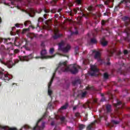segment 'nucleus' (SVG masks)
<instances>
[{"label":"nucleus","instance_id":"1","mask_svg":"<svg viewBox=\"0 0 130 130\" xmlns=\"http://www.w3.org/2000/svg\"><path fill=\"white\" fill-rule=\"evenodd\" d=\"M68 63V61H65L64 62H60L58 67L56 69L55 72L53 74V75L54 74H55V73H56V72H57V71H61L62 72H68L66 71V69H67V68H68V66L67 64Z\"/></svg>","mask_w":130,"mask_h":130},{"label":"nucleus","instance_id":"2","mask_svg":"<svg viewBox=\"0 0 130 130\" xmlns=\"http://www.w3.org/2000/svg\"><path fill=\"white\" fill-rule=\"evenodd\" d=\"M64 71L67 72H71L72 74H77L79 71L76 67L75 64H72L68 66L67 69H64Z\"/></svg>","mask_w":130,"mask_h":130},{"label":"nucleus","instance_id":"3","mask_svg":"<svg viewBox=\"0 0 130 130\" xmlns=\"http://www.w3.org/2000/svg\"><path fill=\"white\" fill-rule=\"evenodd\" d=\"M46 54H47V52H46V50H43L41 52V58L45 59H47L48 58H52V57H54L56 54L60 55L59 53H56V54H54L52 56H46Z\"/></svg>","mask_w":130,"mask_h":130},{"label":"nucleus","instance_id":"4","mask_svg":"<svg viewBox=\"0 0 130 130\" xmlns=\"http://www.w3.org/2000/svg\"><path fill=\"white\" fill-rule=\"evenodd\" d=\"M54 77H55V73L53 74L49 83L48 84V95L50 97H51V95H52V93H53V91H52L50 87H51V85H52L53 80H54Z\"/></svg>","mask_w":130,"mask_h":130},{"label":"nucleus","instance_id":"5","mask_svg":"<svg viewBox=\"0 0 130 130\" xmlns=\"http://www.w3.org/2000/svg\"><path fill=\"white\" fill-rule=\"evenodd\" d=\"M19 58L21 61H29V60L33 58V54H30L27 56H19Z\"/></svg>","mask_w":130,"mask_h":130},{"label":"nucleus","instance_id":"6","mask_svg":"<svg viewBox=\"0 0 130 130\" xmlns=\"http://www.w3.org/2000/svg\"><path fill=\"white\" fill-rule=\"evenodd\" d=\"M59 31L58 29H56L54 31V35L52 36V38L54 40H56V39H58V38H60V37H62V34L59 33Z\"/></svg>","mask_w":130,"mask_h":130},{"label":"nucleus","instance_id":"7","mask_svg":"<svg viewBox=\"0 0 130 130\" xmlns=\"http://www.w3.org/2000/svg\"><path fill=\"white\" fill-rule=\"evenodd\" d=\"M4 80L5 82L10 80V78L7 74H4V72L0 71V79Z\"/></svg>","mask_w":130,"mask_h":130},{"label":"nucleus","instance_id":"8","mask_svg":"<svg viewBox=\"0 0 130 130\" xmlns=\"http://www.w3.org/2000/svg\"><path fill=\"white\" fill-rule=\"evenodd\" d=\"M122 21L124 22L125 25L126 27H127V26L129 25V22H130V18L128 16H123L122 17Z\"/></svg>","mask_w":130,"mask_h":130},{"label":"nucleus","instance_id":"9","mask_svg":"<svg viewBox=\"0 0 130 130\" xmlns=\"http://www.w3.org/2000/svg\"><path fill=\"white\" fill-rule=\"evenodd\" d=\"M90 69L91 72H93V73L91 74V76L93 77V76H95V73H98L99 72V69L97 68V67L95 65H92L90 67Z\"/></svg>","mask_w":130,"mask_h":130},{"label":"nucleus","instance_id":"10","mask_svg":"<svg viewBox=\"0 0 130 130\" xmlns=\"http://www.w3.org/2000/svg\"><path fill=\"white\" fill-rule=\"evenodd\" d=\"M100 52L97 51L96 52L95 55H94V58L95 59H97L98 58V61L99 62H100V63H102V60L101 59V58H100L101 56Z\"/></svg>","mask_w":130,"mask_h":130},{"label":"nucleus","instance_id":"11","mask_svg":"<svg viewBox=\"0 0 130 130\" xmlns=\"http://www.w3.org/2000/svg\"><path fill=\"white\" fill-rule=\"evenodd\" d=\"M16 63H17L16 61H14L13 62L12 60H9L7 61V67L9 68V69H11V68H13V67H14Z\"/></svg>","mask_w":130,"mask_h":130},{"label":"nucleus","instance_id":"12","mask_svg":"<svg viewBox=\"0 0 130 130\" xmlns=\"http://www.w3.org/2000/svg\"><path fill=\"white\" fill-rule=\"evenodd\" d=\"M71 49V45L68 44L66 47H63L62 49L61 50V51H62V52H64L65 53H67L70 51Z\"/></svg>","mask_w":130,"mask_h":130},{"label":"nucleus","instance_id":"13","mask_svg":"<svg viewBox=\"0 0 130 130\" xmlns=\"http://www.w3.org/2000/svg\"><path fill=\"white\" fill-rule=\"evenodd\" d=\"M114 106L117 108H122V103L117 100V103L113 104Z\"/></svg>","mask_w":130,"mask_h":130},{"label":"nucleus","instance_id":"14","mask_svg":"<svg viewBox=\"0 0 130 130\" xmlns=\"http://www.w3.org/2000/svg\"><path fill=\"white\" fill-rule=\"evenodd\" d=\"M81 79H77L72 82V85H73V86H76V85H81Z\"/></svg>","mask_w":130,"mask_h":130},{"label":"nucleus","instance_id":"15","mask_svg":"<svg viewBox=\"0 0 130 130\" xmlns=\"http://www.w3.org/2000/svg\"><path fill=\"white\" fill-rule=\"evenodd\" d=\"M44 12L46 13H52V14H55V13H56V9H53L50 10V9H46V8H45L44 10Z\"/></svg>","mask_w":130,"mask_h":130},{"label":"nucleus","instance_id":"16","mask_svg":"<svg viewBox=\"0 0 130 130\" xmlns=\"http://www.w3.org/2000/svg\"><path fill=\"white\" fill-rule=\"evenodd\" d=\"M106 110L107 113H111L112 112V109H111V105H107L106 106Z\"/></svg>","mask_w":130,"mask_h":130},{"label":"nucleus","instance_id":"17","mask_svg":"<svg viewBox=\"0 0 130 130\" xmlns=\"http://www.w3.org/2000/svg\"><path fill=\"white\" fill-rule=\"evenodd\" d=\"M58 51H61V50L62 49L63 47L64 46V42L63 41H61L60 42L58 45Z\"/></svg>","mask_w":130,"mask_h":130},{"label":"nucleus","instance_id":"18","mask_svg":"<svg viewBox=\"0 0 130 130\" xmlns=\"http://www.w3.org/2000/svg\"><path fill=\"white\" fill-rule=\"evenodd\" d=\"M108 56H112L115 51L114 49H109L107 50Z\"/></svg>","mask_w":130,"mask_h":130},{"label":"nucleus","instance_id":"19","mask_svg":"<svg viewBox=\"0 0 130 130\" xmlns=\"http://www.w3.org/2000/svg\"><path fill=\"white\" fill-rule=\"evenodd\" d=\"M68 107H69V103H66L64 105H63L60 107V108L59 109V110H66V109H67Z\"/></svg>","mask_w":130,"mask_h":130},{"label":"nucleus","instance_id":"20","mask_svg":"<svg viewBox=\"0 0 130 130\" xmlns=\"http://www.w3.org/2000/svg\"><path fill=\"white\" fill-rule=\"evenodd\" d=\"M86 95H87V91L82 92L81 93L77 95V97L81 96V98H85Z\"/></svg>","mask_w":130,"mask_h":130},{"label":"nucleus","instance_id":"21","mask_svg":"<svg viewBox=\"0 0 130 130\" xmlns=\"http://www.w3.org/2000/svg\"><path fill=\"white\" fill-rule=\"evenodd\" d=\"M41 12H42V10L40 11L39 12L36 11H32V15L31 14H29V15L30 17H31V18H33V17H34L36 14V13H37L38 14H41Z\"/></svg>","mask_w":130,"mask_h":130},{"label":"nucleus","instance_id":"22","mask_svg":"<svg viewBox=\"0 0 130 130\" xmlns=\"http://www.w3.org/2000/svg\"><path fill=\"white\" fill-rule=\"evenodd\" d=\"M120 109L117 110L116 111V114H117V116H113L111 117H113V118H116V117H117V116H119L120 114H121V112H120Z\"/></svg>","mask_w":130,"mask_h":130},{"label":"nucleus","instance_id":"23","mask_svg":"<svg viewBox=\"0 0 130 130\" xmlns=\"http://www.w3.org/2000/svg\"><path fill=\"white\" fill-rule=\"evenodd\" d=\"M87 10H88L89 12L91 13V12H93V11L95 10V7L91 5L87 8Z\"/></svg>","mask_w":130,"mask_h":130},{"label":"nucleus","instance_id":"24","mask_svg":"<svg viewBox=\"0 0 130 130\" xmlns=\"http://www.w3.org/2000/svg\"><path fill=\"white\" fill-rule=\"evenodd\" d=\"M122 53H121V51H119L118 53H117V58H119V59H120V58H122Z\"/></svg>","mask_w":130,"mask_h":130},{"label":"nucleus","instance_id":"25","mask_svg":"<svg viewBox=\"0 0 130 130\" xmlns=\"http://www.w3.org/2000/svg\"><path fill=\"white\" fill-rule=\"evenodd\" d=\"M28 38H30L31 40H33L34 39V37H35V35L33 34H29L27 35Z\"/></svg>","mask_w":130,"mask_h":130},{"label":"nucleus","instance_id":"26","mask_svg":"<svg viewBox=\"0 0 130 130\" xmlns=\"http://www.w3.org/2000/svg\"><path fill=\"white\" fill-rule=\"evenodd\" d=\"M91 44H96L97 43V40L95 38H92L90 40Z\"/></svg>","mask_w":130,"mask_h":130},{"label":"nucleus","instance_id":"27","mask_svg":"<svg viewBox=\"0 0 130 130\" xmlns=\"http://www.w3.org/2000/svg\"><path fill=\"white\" fill-rule=\"evenodd\" d=\"M101 45H102V46L105 47V46H107V44H108V42L102 41L101 42Z\"/></svg>","mask_w":130,"mask_h":130},{"label":"nucleus","instance_id":"28","mask_svg":"<svg viewBox=\"0 0 130 130\" xmlns=\"http://www.w3.org/2000/svg\"><path fill=\"white\" fill-rule=\"evenodd\" d=\"M78 11L82 12V9H81V8H80L79 7H77L76 9H74V10H73V12L75 14H77V13H78Z\"/></svg>","mask_w":130,"mask_h":130},{"label":"nucleus","instance_id":"29","mask_svg":"<svg viewBox=\"0 0 130 130\" xmlns=\"http://www.w3.org/2000/svg\"><path fill=\"white\" fill-rule=\"evenodd\" d=\"M74 53L75 55H78V54H79V47L77 46L75 48Z\"/></svg>","mask_w":130,"mask_h":130},{"label":"nucleus","instance_id":"30","mask_svg":"<svg viewBox=\"0 0 130 130\" xmlns=\"http://www.w3.org/2000/svg\"><path fill=\"white\" fill-rule=\"evenodd\" d=\"M102 117H104L105 119H107V114H104L103 116H100V118L99 119V122H100V121H101V118H102Z\"/></svg>","mask_w":130,"mask_h":130},{"label":"nucleus","instance_id":"31","mask_svg":"<svg viewBox=\"0 0 130 130\" xmlns=\"http://www.w3.org/2000/svg\"><path fill=\"white\" fill-rule=\"evenodd\" d=\"M68 8L69 9H70V10L66 11V13L70 14V16H73V11L71 10V7H70V6H68Z\"/></svg>","mask_w":130,"mask_h":130},{"label":"nucleus","instance_id":"32","mask_svg":"<svg viewBox=\"0 0 130 130\" xmlns=\"http://www.w3.org/2000/svg\"><path fill=\"white\" fill-rule=\"evenodd\" d=\"M109 78V75H108V74L107 73H105L104 74V79L105 80H107V79Z\"/></svg>","mask_w":130,"mask_h":130},{"label":"nucleus","instance_id":"33","mask_svg":"<svg viewBox=\"0 0 130 130\" xmlns=\"http://www.w3.org/2000/svg\"><path fill=\"white\" fill-rule=\"evenodd\" d=\"M107 22H108V21H106V20H105L103 19L101 21V25H102V26H105V24H106Z\"/></svg>","mask_w":130,"mask_h":130},{"label":"nucleus","instance_id":"34","mask_svg":"<svg viewBox=\"0 0 130 130\" xmlns=\"http://www.w3.org/2000/svg\"><path fill=\"white\" fill-rule=\"evenodd\" d=\"M85 128V125L81 124L79 125V129L80 130L84 129Z\"/></svg>","mask_w":130,"mask_h":130},{"label":"nucleus","instance_id":"35","mask_svg":"<svg viewBox=\"0 0 130 130\" xmlns=\"http://www.w3.org/2000/svg\"><path fill=\"white\" fill-rule=\"evenodd\" d=\"M75 3L78 5H82V0H76Z\"/></svg>","mask_w":130,"mask_h":130},{"label":"nucleus","instance_id":"36","mask_svg":"<svg viewBox=\"0 0 130 130\" xmlns=\"http://www.w3.org/2000/svg\"><path fill=\"white\" fill-rule=\"evenodd\" d=\"M4 41V43H7V42H8V40L7 39H1L0 40V42H3Z\"/></svg>","mask_w":130,"mask_h":130},{"label":"nucleus","instance_id":"37","mask_svg":"<svg viewBox=\"0 0 130 130\" xmlns=\"http://www.w3.org/2000/svg\"><path fill=\"white\" fill-rule=\"evenodd\" d=\"M112 123H113V124H118L119 123V121L112 120Z\"/></svg>","mask_w":130,"mask_h":130},{"label":"nucleus","instance_id":"38","mask_svg":"<svg viewBox=\"0 0 130 130\" xmlns=\"http://www.w3.org/2000/svg\"><path fill=\"white\" fill-rule=\"evenodd\" d=\"M84 121H87L88 120V113H86L84 117Z\"/></svg>","mask_w":130,"mask_h":130},{"label":"nucleus","instance_id":"39","mask_svg":"<svg viewBox=\"0 0 130 130\" xmlns=\"http://www.w3.org/2000/svg\"><path fill=\"white\" fill-rule=\"evenodd\" d=\"M54 52V48H52L50 49V54H53Z\"/></svg>","mask_w":130,"mask_h":130},{"label":"nucleus","instance_id":"40","mask_svg":"<svg viewBox=\"0 0 130 130\" xmlns=\"http://www.w3.org/2000/svg\"><path fill=\"white\" fill-rule=\"evenodd\" d=\"M119 10V5L115 6L114 9V12H117Z\"/></svg>","mask_w":130,"mask_h":130},{"label":"nucleus","instance_id":"41","mask_svg":"<svg viewBox=\"0 0 130 130\" xmlns=\"http://www.w3.org/2000/svg\"><path fill=\"white\" fill-rule=\"evenodd\" d=\"M69 88H70V84H67L64 87L66 90H69Z\"/></svg>","mask_w":130,"mask_h":130},{"label":"nucleus","instance_id":"42","mask_svg":"<svg viewBox=\"0 0 130 130\" xmlns=\"http://www.w3.org/2000/svg\"><path fill=\"white\" fill-rule=\"evenodd\" d=\"M60 121L61 122H64V120H66V117H62L60 118Z\"/></svg>","mask_w":130,"mask_h":130},{"label":"nucleus","instance_id":"43","mask_svg":"<svg viewBox=\"0 0 130 130\" xmlns=\"http://www.w3.org/2000/svg\"><path fill=\"white\" fill-rule=\"evenodd\" d=\"M93 127L92 125L90 124L87 127V129L88 130H91V129Z\"/></svg>","mask_w":130,"mask_h":130},{"label":"nucleus","instance_id":"44","mask_svg":"<svg viewBox=\"0 0 130 130\" xmlns=\"http://www.w3.org/2000/svg\"><path fill=\"white\" fill-rule=\"evenodd\" d=\"M86 90H94V87L88 86L86 87Z\"/></svg>","mask_w":130,"mask_h":130},{"label":"nucleus","instance_id":"45","mask_svg":"<svg viewBox=\"0 0 130 130\" xmlns=\"http://www.w3.org/2000/svg\"><path fill=\"white\" fill-rule=\"evenodd\" d=\"M43 21H44V19L42 18V17H40L39 19H38V22H43Z\"/></svg>","mask_w":130,"mask_h":130},{"label":"nucleus","instance_id":"46","mask_svg":"<svg viewBox=\"0 0 130 130\" xmlns=\"http://www.w3.org/2000/svg\"><path fill=\"white\" fill-rule=\"evenodd\" d=\"M79 34V32L77 30H76L75 32H72L71 35H74V34H75V35H77V34Z\"/></svg>","mask_w":130,"mask_h":130},{"label":"nucleus","instance_id":"47","mask_svg":"<svg viewBox=\"0 0 130 130\" xmlns=\"http://www.w3.org/2000/svg\"><path fill=\"white\" fill-rule=\"evenodd\" d=\"M14 30H16V27H15V26L13 27L12 28V31L11 32V35H16V34H15V35L12 34L13 32L12 31H14Z\"/></svg>","mask_w":130,"mask_h":130},{"label":"nucleus","instance_id":"48","mask_svg":"<svg viewBox=\"0 0 130 130\" xmlns=\"http://www.w3.org/2000/svg\"><path fill=\"white\" fill-rule=\"evenodd\" d=\"M101 102H104V101H106V99H105V97L103 96L101 99Z\"/></svg>","mask_w":130,"mask_h":130},{"label":"nucleus","instance_id":"49","mask_svg":"<svg viewBox=\"0 0 130 130\" xmlns=\"http://www.w3.org/2000/svg\"><path fill=\"white\" fill-rule=\"evenodd\" d=\"M48 23H51V19H49L46 21V25H48Z\"/></svg>","mask_w":130,"mask_h":130},{"label":"nucleus","instance_id":"50","mask_svg":"<svg viewBox=\"0 0 130 130\" xmlns=\"http://www.w3.org/2000/svg\"><path fill=\"white\" fill-rule=\"evenodd\" d=\"M107 59H108V62L106 63V65L110 66L111 63L109 62V60H110V59H109V58H108Z\"/></svg>","mask_w":130,"mask_h":130},{"label":"nucleus","instance_id":"51","mask_svg":"<svg viewBox=\"0 0 130 130\" xmlns=\"http://www.w3.org/2000/svg\"><path fill=\"white\" fill-rule=\"evenodd\" d=\"M123 53L125 55H126V54L128 53V51H127V50H124L123 51Z\"/></svg>","mask_w":130,"mask_h":130},{"label":"nucleus","instance_id":"52","mask_svg":"<svg viewBox=\"0 0 130 130\" xmlns=\"http://www.w3.org/2000/svg\"><path fill=\"white\" fill-rule=\"evenodd\" d=\"M80 113L79 112H77L75 113V117H79V116H80Z\"/></svg>","mask_w":130,"mask_h":130},{"label":"nucleus","instance_id":"53","mask_svg":"<svg viewBox=\"0 0 130 130\" xmlns=\"http://www.w3.org/2000/svg\"><path fill=\"white\" fill-rule=\"evenodd\" d=\"M27 31H28V29L25 28V29H24L22 30V33L23 34H24V33H26V32H27Z\"/></svg>","mask_w":130,"mask_h":130},{"label":"nucleus","instance_id":"54","mask_svg":"<svg viewBox=\"0 0 130 130\" xmlns=\"http://www.w3.org/2000/svg\"><path fill=\"white\" fill-rule=\"evenodd\" d=\"M79 108V105H76L74 107H73V110H76L77 109V108Z\"/></svg>","mask_w":130,"mask_h":130},{"label":"nucleus","instance_id":"55","mask_svg":"<svg viewBox=\"0 0 130 130\" xmlns=\"http://www.w3.org/2000/svg\"><path fill=\"white\" fill-rule=\"evenodd\" d=\"M123 93H125V94H128V91H127V90L125 89L124 90H123Z\"/></svg>","mask_w":130,"mask_h":130},{"label":"nucleus","instance_id":"56","mask_svg":"<svg viewBox=\"0 0 130 130\" xmlns=\"http://www.w3.org/2000/svg\"><path fill=\"white\" fill-rule=\"evenodd\" d=\"M41 120H42V119H40L37 122V124H36V126H38V123H40V121H41Z\"/></svg>","mask_w":130,"mask_h":130},{"label":"nucleus","instance_id":"57","mask_svg":"<svg viewBox=\"0 0 130 130\" xmlns=\"http://www.w3.org/2000/svg\"><path fill=\"white\" fill-rule=\"evenodd\" d=\"M51 106H52V105H51V103H49V104L48 105V108H51Z\"/></svg>","mask_w":130,"mask_h":130},{"label":"nucleus","instance_id":"58","mask_svg":"<svg viewBox=\"0 0 130 130\" xmlns=\"http://www.w3.org/2000/svg\"><path fill=\"white\" fill-rule=\"evenodd\" d=\"M42 128H44V127H45V122H43L42 123Z\"/></svg>","mask_w":130,"mask_h":130},{"label":"nucleus","instance_id":"59","mask_svg":"<svg viewBox=\"0 0 130 130\" xmlns=\"http://www.w3.org/2000/svg\"><path fill=\"white\" fill-rule=\"evenodd\" d=\"M15 27L19 28L20 27V24L19 23H16L15 24Z\"/></svg>","mask_w":130,"mask_h":130},{"label":"nucleus","instance_id":"60","mask_svg":"<svg viewBox=\"0 0 130 130\" xmlns=\"http://www.w3.org/2000/svg\"><path fill=\"white\" fill-rule=\"evenodd\" d=\"M9 130H18V129H17V128L13 127V128H10Z\"/></svg>","mask_w":130,"mask_h":130},{"label":"nucleus","instance_id":"61","mask_svg":"<svg viewBox=\"0 0 130 130\" xmlns=\"http://www.w3.org/2000/svg\"><path fill=\"white\" fill-rule=\"evenodd\" d=\"M82 17H84L86 19L88 18V17H87V15L86 14H84V13L82 14Z\"/></svg>","mask_w":130,"mask_h":130},{"label":"nucleus","instance_id":"62","mask_svg":"<svg viewBox=\"0 0 130 130\" xmlns=\"http://www.w3.org/2000/svg\"><path fill=\"white\" fill-rule=\"evenodd\" d=\"M44 18L45 19H47V14H45L44 15Z\"/></svg>","mask_w":130,"mask_h":130},{"label":"nucleus","instance_id":"63","mask_svg":"<svg viewBox=\"0 0 130 130\" xmlns=\"http://www.w3.org/2000/svg\"><path fill=\"white\" fill-rule=\"evenodd\" d=\"M109 30H110V29H109V27H106V28H105V30H106V31H107V32H109Z\"/></svg>","mask_w":130,"mask_h":130},{"label":"nucleus","instance_id":"64","mask_svg":"<svg viewBox=\"0 0 130 130\" xmlns=\"http://www.w3.org/2000/svg\"><path fill=\"white\" fill-rule=\"evenodd\" d=\"M109 2L108 1H105V5H109Z\"/></svg>","mask_w":130,"mask_h":130}]
</instances>
